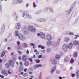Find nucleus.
Instances as JSON below:
<instances>
[{
	"mask_svg": "<svg viewBox=\"0 0 79 79\" xmlns=\"http://www.w3.org/2000/svg\"><path fill=\"white\" fill-rule=\"evenodd\" d=\"M28 29L31 32H34L36 31L35 27L32 25H29L28 26Z\"/></svg>",
	"mask_w": 79,
	"mask_h": 79,
	"instance_id": "f257e3e1",
	"label": "nucleus"
},
{
	"mask_svg": "<svg viewBox=\"0 0 79 79\" xmlns=\"http://www.w3.org/2000/svg\"><path fill=\"white\" fill-rule=\"evenodd\" d=\"M74 8V6H71V7H70V10H69L68 11H67V12L66 15V17H68L69 16V15H70V13H71V12L72 11V10H73V9Z\"/></svg>",
	"mask_w": 79,
	"mask_h": 79,
	"instance_id": "f03ea898",
	"label": "nucleus"
},
{
	"mask_svg": "<svg viewBox=\"0 0 79 79\" xmlns=\"http://www.w3.org/2000/svg\"><path fill=\"white\" fill-rule=\"evenodd\" d=\"M22 32L24 34H27L29 33V30H28L27 27H24L23 28Z\"/></svg>",
	"mask_w": 79,
	"mask_h": 79,
	"instance_id": "7ed1b4c3",
	"label": "nucleus"
},
{
	"mask_svg": "<svg viewBox=\"0 0 79 79\" xmlns=\"http://www.w3.org/2000/svg\"><path fill=\"white\" fill-rule=\"evenodd\" d=\"M18 37L20 40H26V37L24 35L21 34H19L18 35Z\"/></svg>",
	"mask_w": 79,
	"mask_h": 79,
	"instance_id": "20e7f679",
	"label": "nucleus"
},
{
	"mask_svg": "<svg viewBox=\"0 0 79 79\" xmlns=\"http://www.w3.org/2000/svg\"><path fill=\"white\" fill-rule=\"evenodd\" d=\"M22 60L24 62L26 61L27 60V56L26 55H23L22 56Z\"/></svg>",
	"mask_w": 79,
	"mask_h": 79,
	"instance_id": "39448f33",
	"label": "nucleus"
},
{
	"mask_svg": "<svg viewBox=\"0 0 79 79\" xmlns=\"http://www.w3.org/2000/svg\"><path fill=\"white\" fill-rule=\"evenodd\" d=\"M52 63L54 65H56V64H57L56 60L55 59H54V58H52Z\"/></svg>",
	"mask_w": 79,
	"mask_h": 79,
	"instance_id": "423d86ee",
	"label": "nucleus"
},
{
	"mask_svg": "<svg viewBox=\"0 0 79 79\" xmlns=\"http://www.w3.org/2000/svg\"><path fill=\"white\" fill-rule=\"evenodd\" d=\"M21 25L20 23H17L16 24V29H19L21 28Z\"/></svg>",
	"mask_w": 79,
	"mask_h": 79,
	"instance_id": "0eeeda50",
	"label": "nucleus"
},
{
	"mask_svg": "<svg viewBox=\"0 0 79 79\" xmlns=\"http://www.w3.org/2000/svg\"><path fill=\"white\" fill-rule=\"evenodd\" d=\"M25 15L28 19H31L32 18V17L29 15L28 12H27L26 13H25Z\"/></svg>",
	"mask_w": 79,
	"mask_h": 79,
	"instance_id": "6e6552de",
	"label": "nucleus"
},
{
	"mask_svg": "<svg viewBox=\"0 0 79 79\" xmlns=\"http://www.w3.org/2000/svg\"><path fill=\"white\" fill-rule=\"evenodd\" d=\"M2 74L4 76H8V74L6 73V71L4 70L2 71Z\"/></svg>",
	"mask_w": 79,
	"mask_h": 79,
	"instance_id": "1a4fd4ad",
	"label": "nucleus"
},
{
	"mask_svg": "<svg viewBox=\"0 0 79 79\" xmlns=\"http://www.w3.org/2000/svg\"><path fill=\"white\" fill-rule=\"evenodd\" d=\"M9 64H10L12 67H14V63H13V61L11 60H10L9 61Z\"/></svg>",
	"mask_w": 79,
	"mask_h": 79,
	"instance_id": "9d476101",
	"label": "nucleus"
},
{
	"mask_svg": "<svg viewBox=\"0 0 79 79\" xmlns=\"http://www.w3.org/2000/svg\"><path fill=\"white\" fill-rule=\"evenodd\" d=\"M40 37L42 39H45V34L42 32L40 33Z\"/></svg>",
	"mask_w": 79,
	"mask_h": 79,
	"instance_id": "9b49d317",
	"label": "nucleus"
},
{
	"mask_svg": "<svg viewBox=\"0 0 79 79\" xmlns=\"http://www.w3.org/2000/svg\"><path fill=\"white\" fill-rule=\"evenodd\" d=\"M47 45L49 47L52 46V41H48L47 42Z\"/></svg>",
	"mask_w": 79,
	"mask_h": 79,
	"instance_id": "f8f14e48",
	"label": "nucleus"
},
{
	"mask_svg": "<svg viewBox=\"0 0 79 79\" xmlns=\"http://www.w3.org/2000/svg\"><path fill=\"white\" fill-rule=\"evenodd\" d=\"M13 3L14 5H16V4H17V3H19L20 1L19 0H15L13 1Z\"/></svg>",
	"mask_w": 79,
	"mask_h": 79,
	"instance_id": "ddd939ff",
	"label": "nucleus"
},
{
	"mask_svg": "<svg viewBox=\"0 0 79 79\" xmlns=\"http://www.w3.org/2000/svg\"><path fill=\"white\" fill-rule=\"evenodd\" d=\"M47 39L48 41H51V40H52V36L50 35H47Z\"/></svg>",
	"mask_w": 79,
	"mask_h": 79,
	"instance_id": "4468645a",
	"label": "nucleus"
},
{
	"mask_svg": "<svg viewBox=\"0 0 79 79\" xmlns=\"http://www.w3.org/2000/svg\"><path fill=\"white\" fill-rule=\"evenodd\" d=\"M43 12H44V10L41 9L40 10L37 11L35 14V15H37L38 14H40V13H43Z\"/></svg>",
	"mask_w": 79,
	"mask_h": 79,
	"instance_id": "2eb2a0df",
	"label": "nucleus"
},
{
	"mask_svg": "<svg viewBox=\"0 0 79 79\" xmlns=\"http://www.w3.org/2000/svg\"><path fill=\"white\" fill-rule=\"evenodd\" d=\"M70 60V58L69 56H67L64 59V61L65 62H68Z\"/></svg>",
	"mask_w": 79,
	"mask_h": 79,
	"instance_id": "dca6fc26",
	"label": "nucleus"
},
{
	"mask_svg": "<svg viewBox=\"0 0 79 79\" xmlns=\"http://www.w3.org/2000/svg\"><path fill=\"white\" fill-rule=\"evenodd\" d=\"M51 20L54 22V23H56L57 21L56 18H55L54 17H51Z\"/></svg>",
	"mask_w": 79,
	"mask_h": 79,
	"instance_id": "f3484780",
	"label": "nucleus"
},
{
	"mask_svg": "<svg viewBox=\"0 0 79 79\" xmlns=\"http://www.w3.org/2000/svg\"><path fill=\"white\" fill-rule=\"evenodd\" d=\"M56 66H55L52 69L51 71V74H52V73H53V72H54V71H55L56 69Z\"/></svg>",
	"mask_w": 79,
	"mask_h": 79,
	"instance_id": "a211bd4d",
	"label": "nucleus"
},
{
	"mask_svg": "<svg viewBox=\"0 0 79 79\" xmlns=\"http://www.w3.org/2000/svg\"><path fill=\"white\" fill-rule=\"evenodd\" d=\"M24 65L25 66H28L29 65V62L26 60L24 63Z\"/></svg>",
	"mask_w": 79,
	"mask_h": 79,
	"instance_id": "6ab92c4d",
	"label": "nucleus"
},
{
	"mask_svg": "<svg viewBox=\"0 0 79 79\" xmlns=\"http://www.w3.org/2000/svg\"><path fill=\"white\" fill-rule=\"evenodd\" d=\"M73 44L75 45H79V41L75 40L73 42Z\"/></svg>",
	"mask_w": 79,
	"mask_h": 79,
	"instance_id": "aec40b11",
	"label": "nucleus"
},
{
	"mask_svg": "<svg viewBox=\"0 0 79 79\" xmlns=\"http://www.w3.org/2000/svg\"><path fill=\"white\" fill-rule=\"evenodd\" d=\"M5 25H3L2 26V27L1 28V32H4V31H5Z\"/></svg>",
	"mask_w": 79,
	"mask_h": 79,
	"instance_id": "412c9836",
	"label": "nucleus"
},
{
	"mask_svg": "<svg viewBox=\"0 0 79 79\" xmlns=\"http://www.w3.org/2000/svg\"><path fill=\"white\" fill-rule=\"evenodd\" d=\"M45 21H46L45 19L43 18H40L39 19V21L40 22H45Z\"/></svg>",
	"mask_w": 79,
	"mask_h": 79,
	"instance_id": "4be33fe9",
	"label": "nucleus"
},
{
	"mask_svg": "<svg viewBox=\"0 0 79 79\" xmlns=\"http://www.w3.org/2000/svg\"><path fill=\"white\" fill-rule=\"evenodd\" d=\"M64 41L65 42H69V38L68 37H65L64 40Z\"/></svg>",
	"mask_w": 79,
	"mask_h": 79,
	"instance_id": "5701e85b",
	"label": "nucleus"
},
{
	"mask_svg": "<svg viewBox=\"0 0 79 79\" xmlns=\"http://www.w3.org/2000/svg\"><path fill=\"white\" fill-rule=\"evenodd\" d=\"M60 58L61 56L59 55H56V56L55 58L56 60H60Z\"/></svg>",
	"mask_w": 79,
	"mask_h": 79,
	"instance_id": "b1692460",
	"label": "nucleus"
},
{
	"mask_svg": "<svg viewBox=\"0 0 79 79\" xmlns=\"http://www.w3.org/2000/svg\"><path fill=\"white\" fill-rule=\"evenodd\" d=\"M76 76L77 77H79V71L77 70L76 73Z\"/></svg>",
	"mask_w": 79,
	"mask_h": 79,
	"instance_id": "393cba45",
	"label": "nucleus"
},
{
	"mask_svg": "<svg viewBox=\"0 0 79 79\" xmlns=\"http://www.w3.org/2000/svg\"><path fill=\"white\" fill-rule=\"evenodd\" d=\"M6 53V51H4L2 52V53L1 54V56L2 57H3V56H4V55H5V53Z\"/></svg>",
	"mask_w": 79,
	"mask_h": 79,
	"instance_id": "a878e982",
	"label": "nucleus"
},
{
	"mask_svg": "<svg viewBox=\"0 0 79 79\" xmlns=\"http://www.w3.org/2000/svg\"><path fill=\"white\" fill-rule=\"evenodd\" d=\"M68 47L69 48H71L73 47V43H70L68 45Z\"/></svg>",
	"mask_w": 79,
	"mask_h": 79,
	"instance_id": "bb28decb",
	"label": "nucleus"
},
{
	"mask_svg": "<svg viewBox=\"0 0 79 79\" xmlns=\"http://www.w3.org/2000/svg\"><path fill=\"white\" fill-rule=\"evenodd\" d=\"M23 70V67L22 66H20L19 70V72H21V71H22Z\"/></svg>",
	"mask_w": 79,
	"mask_h": 79,
	"instance_id": "cd10ccee",
	"label": "nucleus"
},
{
	"mask_svg": "<svg viewBox=\"0 0 79 79\" xmlns=\"http://www.w3.org/2000/svg\"><path fill=\"white\" fill-rule=\"evenodd\" d=\"M47 52L48 53H50L51 52V48H47Z\"/></svg>",
	"mask_w": 79,
	"mask_h": 79,
	"instance_id": "c85d7f7f",
	"label": "nucleus"
},
{
	"mask_svg": "<svg viewBox=\"0 0 79 79\" xmlns=\"http://www.w3.org/2000/svg\"><path fill=\"white\" fill-rule=\"evenodd\" d=\"M65 48H68V45L67 44H64L63 46V49Z\"/></svg>",
	"mask_w": 79,
	"mask_h": 79,
	"instance_id": "c756f323",
	"label": "nucleus"
},
{
	"mask_svg": "<svg viewBox=\"0 0 79 79\" xmlns=\"http://www.w3.org/2000/svg\"><path fill=\"white\" fill-rule=\"evenodd\" d=\"M60 40H61V39H59L56 42V45H58L59 44H60Z\"/></svg>",
	"mask_w": 79,
	"mask_h": 79,
	"instance_id": "7c9ffc66",
	"label": "nucleus"
},
{
	"mask_svg": "<svg viewBox=\"0 0 79 79\" xmlns=\"http://www.w3.org/2000/svg\"><path fill=\"white\" fill-rule=\"evenodd\" d=\"M44 11V13H47V12H48V8L46 7Z\"/></svg>",
	"mask_w": 79,
	"mask_h": 79,
	"instance_id": "2f4dec72",
	"label": "nucleus"
},
{
	"mask_svg": "<svg viewBox=\"0 0 79 79\" xmlns=\"http://www.w3.org/2000/svg\"><path fill=\"white\" fill-rule=\"evenodd\" d=\"M10 66V64L8 63H6V68H9V66Z\"/></svg>",
	"mask_w": 79,
	"mask_h": 79,
	"instance_id": "473e14b6",
	"label": "nucleus"
},
{
	"mask_svg": "<svg viewBox=\"0 0 79 79\" xmlns=\"http://www.w3.org/2000/svg\"><path fill=\"white\" fill-rule=\"evenodd\" d=\"M15 36H18V31H16L15 32Z\"/></svg>",
	"mask_w": 79,
	"mask_h": 79,
	"instance_id": "72a5a7b5",
	"label": "nucleus"
},
{
	"mask_svg": "<svg viewBox=\"0 0 79 79\" xmlns=\"http://www.w3.org/2000/svg\"><path fill=\"white\" fill-rule=\"evenodd\" d=\"M77 52H75L74 53L73 56L74 57H77Z\"/></svg>",
	"mask_w": 79,
	"mask_h": 79,
	"instance_id": "f704fd0d",
	"label": "nucleus"
},
{
	"mask_svg": "<svg viewBox=\"0 0 79 79\" xmlns=\"http://www.w3.org/2000/svg\"><path fill=\"white\" fill-rule=\"evenodd\" d=\"M59 0H54V4H56L58 2Z\"/></svg>",
	"mask_w": 79,
	"mask_h": 79,
	"instance_id": "c9c22d12",
	"label": "nucleus"
},
{
	"mask_svg": "<svg viewBox=\"0 0 79 79\" xmlns=\"http://www.w3.org/2000/svg\"><path fill=\"white\" fill-rule=\"evenodd\" d=\"M74 61V59H73V58H72L70 60V63H73Z\"/></svg>",
	"mask_w": 79,
	"mask_h": 79,
	"instance_id": "e433bc0d",
	"label": "nucleus"
},
{
	"mask_svg": "<svg viewBox=\"0 0 79 79\" xmlns=\"http://www.w3.org/2000/svg\"><path fill=\"white\" fill-rule=\"evenodd\" d=\"M17 44L18 46H19V45H20V44H21V43H20L19 41H18L17 42Z\"/></svg>",
	"mask_w": 79,
	"mask_h": 79,
	"instance_id": "4c0bfd02",
	"label": "nucleus"
},
{
	"mask_svg": "<svg viewBox=\"0 0 79 79\" xmlns=\"http://www.w3.org/2000/svg\"><path fill=\"white\" fill-rule=\"evenodd\" d=\"M35 61L36 62V63H40V60L39 59L35 60Z\"/></svg>",
	"mask_w": 79,
	"mask_h": 79,
	"instance_id": "58836bf2",
	"label": "nucleus"
},
{
	"mask_svg": "<svg viewBox=\"0 0 79 79\" xmlns=\"http://www.w3.org/2000/svg\"><path fill=\"white\" fill-rule=\"evenodd\" d=\"M23 76L24 77H27V76H28V74L26 73H25L23 74Z\"/></svg>",
	"mask_w": 79,
	"mask_h": 79,
	"instance_id": "ea45409f",
	"label": "nucleus"
},
{
	"mask_svg": "<svg viewBox=\"0 0 79 79\" xmlns=\"http://www.w3.org/2000/svg\"><path fill=\"white\" fill-rule=\"evenodd\" d=\"M29 45L30 46H33V47H35V44L33 43H30L29 44Z\"/></svg>",
	"mask_w": 79,
	"mask_h": 79,
	"instance_id": "a19ab883",
	"label": "nucleus"
},
{
	"mask_svg": "<svg viewBox=\"0 0 79 79\" xmlns=\"http://www.w3.org/2000/svg\"><path fill=\"white\" fill-rule=\"evenodd\" d=\"M38 68L37 67V65H34V66H33L34 69H36V68Z\"/></svg>",
	"mask_w": 79,
	"mask_h": 79,
	"instance_id": "79ce46f5",
	"label": "nucleus"
},
{
	"mask_svg": "<svg viewBox=\"0 0 79 79\" xmlns=\"http://www.w3.org/2000/svg\"><path fill=\"white\" fill-rule=\"evenodd\" d=\"M28 60L29 61H30V62H32V61H33V60H32V59L31 58H29Z\"/></svg>",
	"mask_w": 79,
	"mask_h": 79,
	"instance_id": "37998d69",
	"label": "nucleus"
},
{
	"mask_svg": "<svg viewBox=\"0 0 79 79\" xmlns=\"http://www.w3.org/2000/svg\"><path fill=\"white\" fill-rule=\"evenodd\" d=\"M42 79V72H41L40 76L39 77V79Z\"/></svg>",
	"mask_w": 79,
	"mask_h": 79,
	"instance_id": "c03bdc74",
	"label": "nucleus"
},
{
	"mask_svg": "<svg viewBox=\"0 0 79 79\" xmlns=\"http://www.w3.org/2000/svg\"><path fill=\"white\" fill-rule=\"evenodd\" d=\"M17 48L18 49H19V50H21V49H22L21 47V46H17Z\"/></svg>",
	"mask_w": 79,
	"mask_h": 79,
	"instance_id": "a18cd8bd",
	"label": "nucleus"
},
{
	"mask_svg": "<svg viewBox=\"0 0 79 79\" xmlns=\"http://www.w3.org/2000/svg\"><path fill=\"white\" fill-rule=\"evenodd\" d=\"M67 49H68V48H63V50L64 52H66V51H67Z\"/></svg>",
	"mask_w": 79,
	"mask_h": 79,
	"instance_id": "49530a36",
	"label": "nucleus"
},
{
	"mask_svg": "<svg viewBox=\"0 0 79 79\" xmlns=\"http://www.w3.org/2000/svg\"><path fill=\"white\" fill-rule=\"evenodd\" d=\"M24 46L25 47H27V43H25L24 44Z\"/></svg>",
	"mask_w": 79,
	"mask_h": 79,
	"instance_id": "de8ad7c7",
	"label": "nucleus"
},
{
	"mask_svg": "<svg viewBox=\"0 0 79 79\" xmlns=\"http://www.w3.org/2000/svg\"><path fill=\"white\" fill-rule=\"evenodd\" d=\"M77 37H79L78 35H75V39H76L77 38Z\"/></svg>",
	"mask_w": 79,
	"mask_h": 79,
	"instance_id": "09e8293b",
	"label": "nucleus"
},
{
	"mask_svg": "<svg viewBox=\"0 0 79 79\" xmlns=\"http://www.w3.org/2000/svg\"><path fill=\"white\" fill-rule=\"evenodd\" d=\"M38 68H39V67H42V65L41 64H39L38 65H37Z\"/></svg>",
	"mask_w": 79,
	"mask_h": 79,
	"instance_id": "8fccbe9b",
	"label": "nucleus"
},
{
	"mask_svg": "<svg viewBox=\"0 0 79 79\" xmlns=\"http://www.w3.org/2000/svg\"><path fill=\"white\" fill-rule=\"evenodd\" d=\"M0 77H1L2 79H3L4 78V76L2 75H0Z\"/></svg>",
	"mask_w": 79,
	"mask_h": 79,
	"instance_id": "3c124183",
	"label": "nucleus"
},
{
	"mask_svg": "<svg viewBox=\"0 0 79 79\" xmlns=\"http://www.w3.org/2000/svg\"><path fill=\"white\" fill-rule=\"evenodd\" d=\"M49 10L51 12H53V10L51 8H49Z\"/></svg>",
	"mask_w": 79,
	"mask_h": 79,
	"instance_id": "603ef678",
	"label": "nucleus"
},
{
	"mask_svg": "<svg viewBox=\"0 0 79 79\" xmlns=\"http://www.w3.org/2000/svg\"><path fill=\"white\" fill-rule=\"evenodd\" d=\"M12 60L13 61H15L16 60V58L14 57V58H13Z\"/></svg>",
	"mask_w": 79,
	"mask_h": 79,
	"instance_id": "864d4df0",
	"label": "nucleus"
},
{
	"mask_svg": "<svg viewBox=\"0 0 79 79\" xmlns=\"http://www.w3.org/2000/svg\"><path fill=\"white\" fill-rule=\"evenodd\" d=\"M17 52L18 53H19L20 55H21L22 54V52L19 51H18Z\"/></svg>",
	"mask_w": 79,
	"mask_h": 79,
	"instance_id": "5fc2aeb1",
	"label": "nucleus"
},
{
	"mask_svg": "<svg viewBox=\"0 0 79 79\" xmlns=\"http://www.w3.org/2000/svg\"><path fill=\"white\" fill-rule=\"evenodd\" d=\"M69 35H74V33L73 32H70L69 33Z\"/></svg>",
	"mask_w": 79,
	"mask_h": 79,
	"instance_id": "6e6d98bb",
	"label": "nucleus"
},
{
	"mask_svg": "<svg viewBox=\"0 0 79 79\" xmlns=\"http://www.w3.org/2000/svg\"><path fill=\"white\" fill-rule=\"evenodd\" d=\"M2 65L0 63V70H1L2 69Z\"/></svg>",
	"mask_w": 79,
	"mask_h": 79,
	"instance_id": "4d7b16f0",
	"label": "nucleus"
},
{
	"mask_svg": "<svg viewBox=\"0 0 79 79\" xmlns=\"http://www.w3.org/2000/svg\"><path fill=\"white\" fill-rule=\"evenodd\" d=\"M38 48H41L42 47V45L41 44H40L38 46Z\"/></svg>",
	"mask_w": 79,
	"mask_h": 79,
	"instance_id": "13d9d810",
	"label": "nucleus"
},
{
	"mask_svg": "<svg viewBox=\"0 0 79 79\" xmlns=\"http://www.w3.org/2000/svg\"><path fill=\"white\" fill-rule=\"evenodd\" d=\"M42 55H39L38 56V57L39 58H42Z\"/></svg>",
	"mask_w": 79,
	"mask_h": 79,
	"instance_id": "bf43d9fd",
	"label": "nucleus"
},
{
	"mask_svg": "<svg viewBox=\"0 0 79 79\" xmlns=\"http://www.w3.org/2000/svg\"><path fill=\"white\" fill-rule=\"evenodd\" d=\"M41 52L43 53H45V49H44L41 51Z\"/></svg>",
	"mask_w": 79,
	"mask_h": 79,
	"instance_id": "052dcab7",
	"label": "nucleus"
},
{
	"mask_svg": "<svg viewBox=\"0 0 79 79\" xmlns=\"http://www.w3.org/2000/svg\"><path fill=\"white\" fill-rule=\"evenodd\" d=\"M33 7H34V8H35V6H36V5H35V3H33Z\"/></svg>",
	"mask_w": 79,
	"mask_h": 79,
	"instance_id": "680f3d73",
	"label": "nucleus"
},
{
	"mask_svg": "<svg viewBox=\"0 0 79 79\" xmlns=\"http://www.w3.org/2000/svg\"><path fill=\"white\" fill-rule=\"evenodd\" d=\"M8 74H11L12 73V72H10V71H8Z\"/></svg>",
	"mask_w": 79,
	"mask_h": 79,
	"instance_id": "e2e57ef3",
	"label": "nucleus"
},
{
	"mask_svg": "<svg viewBox=\"0 0 79 79\" xmlns=\"http://www.w3.org/2000/svg\"><path fill=\"white\" fill-rule=\"evenodd\" d=\"M20 65H21V66H23V63L22 62H21L20 63Z\"/></svg>",
	"mask_w": 79,
	"mask_h": 79,
	"instance_id": "0e129e2a",
	"label": "nucleus"
},
{
	"mask_svg": "<svg viewBox=\"0 0 79 79\" xmlns=\"http://www.w3.org/2000/svg\"><path fill=\"white\" fill-rule=\"evenodd\" d=\"M41 48L42 49H44V48H45V47L44 46H41Z\"/></svg>",
	"mask_w": 79,
	"mask_h": 79,
	"instance_id": "69168bd1",
	"label": "nucleus"
},
{
	"mask_svg": "<svg viewBox=\"0 0 79 79\" xmlns=\"http://www.w3.org/2000/svg\"><path fill=\"white\" fill-rule=\"evenodd\" d=\"M72 77H74L75 76V74L72 73Z\"/></svg>",
	"mask_w": 79,
	"mask_h": 79,
	"instance_id": "338daca9",
	"label": "nucleus"
},
{
	"mask_svg": "<svg viewBox=\"0 0 79 79\" xmlns=\"http://www.w3.org/2000/svg\"><path fill=\"white\" fill-rule=\"evenodd\" d=\"M24 72H26L27 71V69L26 68L24 69Z\"/></svg>",
	"mask_w": 79,
	"mask_h": 79,
	"instance_id": "774afa93",
	"label": "nucleus"
}]
</instances>
